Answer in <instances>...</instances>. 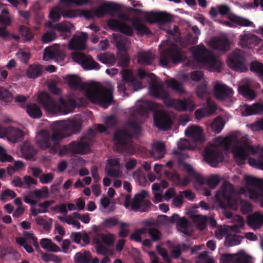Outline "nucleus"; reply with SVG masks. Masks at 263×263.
Instances as JSON below:
<instances>
[{"label": "nucleus", "instance_id": "nucleus-18", "mask_svg": "<svg viewBox=\"0 0 263 263\" xmlns=\"http://www.w3.org/2000/svg\"><path fill=\"white\" fill-rule=\"evenodd\" d=\"M121 11V6L111 2H106L101 4L93 10L94 15L98 17H102L106 14L112 15L118 13Z\"/></svg>", "mask_w": 263, "mask_h": 263}, {"label": "nucleus", "instance_id": "nucleus-46", "mask_svg": "<svg viewBox=\"0 0 263 263\" xmlns=\"http://www.w3.org/2000/svg\"><path fill=\"white\" fill-rule=\"evenodd\" d=\"M48 26L49 28H52L58 31L61 32L62 33H70L71 30V25L66 24L65 23H58L53 24L51 22H49L48 23Z\"/></svg>", "mask_w": 263, "mask_h": 263}, {"label": "nucleus", "instance_id": "nucleus-28", "mask_svg": "<svg viewBox=\"0 0 263 263\" xmlns=\"http://www.w3.org/2000/svg\"><path fill=\"white\" fill-rule=\"evenodd\" d=\"M155 59V55L148 51H142L138 53L137 61L140 65H151Z\"/></svg>", "mask_w": 263, "mask_h": 263}, {"label": "nucleus", "instance_id": "nucleus-13", "mask_svg": "<svg viewBox=\"0 0 263 263\" xmlns=\"http://www.w3.org/2000/svg\"><path fill=\"white\" fill-rule=\"evenodd\" d=\"M245 180L247 185L253 187L248 190L251 199L257 200L263 196V181L262 180L251 176H246Z\"/></svg>", "mask_w": 263, "mask_h": 263}, {"label": "nucleus", "instance_id": "nucleus-29", "mask_svg": "<svg viewBox=\"0 0 263 263\" xmlns=\"http://www.w3.org/2000/svg\"><path fill=\"white\" fill-rule=\"evenodd\" d=\"M212 47L221 51L226 52L229 50L230 45L227 37H217L213 39L211 43Z\"/></svg>", "mask_w": 263, "mask_h": 263}, {"label": "nucleus", "instance_id": "nucleus-4", "mask_svg": "<svg viewBox=\"0 0 263 263\" xmlns=\"http://www.w3.org/2000/svg\"><path fill=\"white\" fill-rule=\"evenodd\" d=\"M233 158L239 165L245 164L246 160L251 154L259 153L258 160L263 162V147L253 146L247 140H241L232 149Z\"/></svg>", "mask_w": 263, "mask_h": 263}, {"label": "nucleus", "instance_id": "nucleus-30", "mask_svg": "<svg viewBox=\"0 0 263 263\" xmlns=\"http://www.w3.org/2000/svg\"><path fill=\"white\" fill-rule=\"evenodd\" d=\"M244 107L242 114L245 116L263 114V105L260 103H255L252 105L245 104Z\"/></svg>", "mask_w": 263, "mask_h": 263}, {"label": "nucleus", "instance_id": "nucleus-37", "mask_svg": "<svg viewBox=\"0 0 263 263\" xmlns=\"http://www.w3.org/2000/svg\"><path fill=\"white\" fill-rule=\"evenodd\" d=\"M132 24L133 28L137 31L138 34L148 35L152 33L148 28L143 24L138 18L133 20Z\"/></svg>", "mask_w": 263, "mask_h": 263}, {"label": "nucleus", "instance_id": "nucleus-58", "mask_svg": "<svg viewBox=\"0 0 263 263\" xmlns=\"http://www.w3.org/2000/svg\"><path fill=\"white\" fill-rule=\"evenodd\" d=\"M19 32L21 34L25 37L28 40H31L33 35L30 29L25 25H20L19 27Z\"/></svg>", "mask_w": 263, "mask_h": 263}, {"label": "nucleus", "instance_id": "nucleus-48", "mask_svg": "<svg viewBox=\"0 0 263 263\" xmlns=\"http://www.w3.org/2000/svg\"><path fill=\"white\" fill-rule=\"evenodd\" d=\"M35 221L37 224L43 226V229L46 231H49L51 228L52 224L51 218L47 219L44 217L38 216L35 218Z\"/></svg>", "mask_w": 263, "mask_h": 263}, {"label": "nucleus", "instance_id": "nucleus-21", "mask_svg": "<svg viewBox=\"0 0 263 263\" xmlns=\"http://www.w3.org/2000/svg\"><path fill=\"white\" fill-rule=\"evenodd\" d=\"M146 19L152 24L158 23L160 24H165L172 21L171 15L163 12L147 13Z\"/></svg>", "mask_w": 263, "mask_h": 263}, {"label": "nucleus", "instance_id": "nucleus-55", "mask_svg": "<svg viewBox=\"0 0 263 263\" xmlns=\"http://www.w3.org/2000/svg\"><path fill=\"white\" fill-rule=\"evenodd\" d=\"M16 196V194L13 191L7 189L2 192L0 194V198L3 202H6L10 199L15 198Z\"/></svg>", "mask_w": 263, "mask_h": 263}, {"label": "nucleus", "instance_id": "nucleus-24", "mask_svg": "<svg viewBox=\"0 0 263 263\" xmlns=\"http://www.w3.org/2000/svg\"><path fill=\"white\" fill-rule=\"evenodd\" d=\"M240 44L242 48H252L257 46L260 39L256 35L251 33L244 34L240 35Z\"/></svg>", "mask_w": 263, "mask_h": 263}, {"label": "nucleus", "instance_id": "nucleus-3", "mask_svg": "<svg viewBox=\"0 0 263 263\" xmlns=\"http://www.w3.org/2000/svg\"><path fill=\"white\" fill-rule=\"evenodd\" d=\"M152 81L153 83L149 88L151 95L156 98H161L166 106L173 107L179 111H192L195 109L196 105L191 99L181 100L170 98L168 93L163 89L162 84L157 83L156 79Z\"/></svg>", "mask_w": 263, "mask_h": 263}, {"label": "nucleus", "instance_id": "nucleus-14", "mask_svg": "<svg viewBox=\"0 0 263 263\" xmlns=\"http://www.w3.org/2000/svg\"><path fill=\"white\" fill-rule=\"evenodd\" d=\"M148 196V192L144 190L136 194L131 203V210L135 212H146L152 205L149 200L145 199Z\"/></svg>", "mask_w": 263, "mask_h": 263}, {"label": "nucleus", "instance_id": "nucleus-52", "mask_svg": "<svg viewBox=\"0 0 263 263\" xmlns=\"http://www.w3.org/2000/svg\"><path fill=\"white\" fill-rule=\"evenodd\" d=\"M194 220L197 223V226L200 230H204L206 226L208 218L205 216L196 215L194 217Z\"/></svg>", "mask_w": 263, "mask_h": 263}, {"label": "nucleus", "instance_id": "nucleus-60", "mask_svg": "<svg viewBox=\"0 0 263 263\" xmlns=\"http://www.w3.org/2000/svg\"><path fill=\"white\" fill-rule=\"evenodd\" d=\"M57 38V34L54 31H49L45 33L42 37V41L44 43H48L54 41Z\"/></svg>", "mask_w": 263, "mask_h": 263}, {"label": "nucleus", "instance_id": "nucleus-9", "mask_svg": "<svg viewBox=\"0 0 263 263\" xmlns=\"http://www.w3.org/2000/svg\"><path fill=\"white\" fill-rule=\"evenodd\" d=\"M183 61V52L177 45L172 44L160 52L159 64L162 67L170 63L177 64Z\"/></svg>", "mask_w": 263, "mask_h": 263}, {"label": "nucleus", "instance_id": "nucleus-38", "mask_svg": "<svg viewBox=\"0 0 263 263\" xmlns=\"http://www.w3.org/2000/svg\"><path fill=\"white\" fill-rule=\"evenodd\" d=\"M23 137L24 134L23 132L14 127L10 128L8 135V138L13 143L21 141Z\"/></svg>", "mask_w": 263, "mask_h": 263}, {"label": "nucleus", "instance_id": "nucleus-31", "mask_svg": "<svg viewBox=\"0 0 263 263\" xmlns=\"http://www.w3.org/2000/svg\"><path fill=\"white\" fill-rule=\"evenodd\" d=\"M43 66L40 64H31L26 70V76L30 79H36L42 74Z\"/></svg>", "mask_w": 263, "mask_h": 263}, {"label": "nucleus", "instance_id": "nucleus-25", "mask_svg": "<svg viewBox=\"0 0 263 263\" xmlns=\"http://www.w3.org/2000/svg\"><path fill=\"white\" fill-rule=\"evenodd\" d=\"M230 22H224V24L228 27H233L235 26L233 24L241 27H248L251 26L253 23L248 18H246L241 16L231 14L229 16Z\"/></svg>", "mask_w": 263, "mask_h": 263}, {"label": "nucleus", "instance_id": "nucleus-32", "mask_svg": "<svg viewBox=\"0 0 263 263\" xmlns=\"http://www.w3.org/2000/svg\"><path fill=\"white\" fill-rule=\"evenodd\" d=\"M21 151L24 157L26 160H30L36 154L34 146L28 141H25L21 146Z\"/></svg>", "mask_w": 263, "mask_h": 263}, {"label": "nucleus", "instance_id": "nucleus-17", "mask_svg": "<svg viewBox=\"0 0 263 263\" xmlns=\"http://www.w3.org/2000/svg\"><path fill=\"white\" fill-rule=\"evenodd\" d=\"M91 139L87 137H82L80 140L73 141L69 143L71 152L73 154L84 155L90 150Z\"/></svg>", "mask_w": 263, "mask_h": 263}, {"label": "nucleus", "instance_id": "nucleus-61", "mask_svg": "<svg viewBox=\"0 0 263 263\" xmlns=\"http://www.w3.org/2000/svg\"><path fill=\"white\" fill-rule=\"evenodd\" d=\"M122 81L127 83L128 85L135 79L132 71L128 69H124L122 71Z\"/></svg>", "mask_w": 263, "mask_h": 263}, {"label": "nucleus", "instance_id": "nucleus-57", "mask_svg": "<svg viewBox=\"0 0 263 263\" xmlns=\"http://www.w3.org/2000/svg\"><path fill=\"white\" fill-rule=\"evenodd\" d=\"M148 234L153 241H158L161 239V233L160 231L155 228H150L148 229Z\"/></svg>", "mask_w": 263, "mask_h": 263}, {"label": "nucleus", "instance_id": "nucleus-12", "mask_svg": "<svg viewBox=\"0 0 263 263\" xmlns=\"http://www.w3.org/2000/svg\"><path fill=\"white\" fill-rule=\"evenodd\" d=\"M227 64L231 69L236 71L242 72L248 69L245 57L240 50L234 51L229 55Z\"/></svg>", "mask_w": 263, "mask_h": 263}, {"label": "nucleus", "instance_id": "nucleus-45", "mask_svg": "<svg viewBox=\"0 0 263 263\" xmlns=\"http://www.w3.org/2000/svg\"><path fill=\"white\" fill-rule=\"evenodd\" d=\"M91 258L92 255L89 251H84L83 253L78 252L74 256L76 263H89Z\"/></svg>", "mask_w": 263, "mask_h": 263}, {"label": "nucleus", "instance_id": "nucleus-62", "mask_svg": "<svg viewBox=\"0 0 263 263\" xmlns=\"http://www.w3.org/2000/svg\"><path fill=\"white\" fill-rule=\"evenodd\" d=\"M61 14L64 17L74 18L78 15V10L63 9L61 11Z\"/></svg>", "mask_w": 263, "mask_h": 263}, {"label": "nucleus", "instance_id": "nucleus-42", "mask_svg": "<svg viewBox=\"0 0 263 263\" xmlns=\"http://www.w3.org/2000/svg\"><path fill=\"white\" fill-rule=\"evenodd\" d=\"M115 39L116 40V47L117 49L120 51L124 52V53L126 52V46L130 43L129 39L122 35H119L115 36Z\"/></svg>", "mask_w": 263, "mask_h": 263}, {"label": "nucleus", "instance_id": "nucleus-47", "mask_svg": "<svg viewBox=\"0 0 263 263\" xmlns=\"http://www.w3.org/2000/svg\"><path fill=\"white\" fill-rule=\"evenodd\" d=\"M97 57L99 61L105 64L113 65L116 61L115 56L113 54L101 53L98 54Z\"/></svg>", "mask_w": 263, "mask_h": 263}, {"label": "nucleus", "instance_id": "nucleus-10", "mask_svg": "<svg viewBox=\"0 0 263 263\" xmlns=\"http://www.w3.org/2000/svg\"><path fill=\"white\" fill-rule=\"evenodd\" d=\"M203 157L205 161L213 167H216L224 159L222 152L213 144H209L206 146Z\"/></svg>", "mask_w": 263, "mask_h": 263}, {"label": "nucleus", "instance_id": "nucleus-20", "mask_svg": "<svg viewBox=\"0 0 263 263\" xmlns=\"http://www.w3.org/2000/svg\"><path fill=\"white\" fill-rule=\"evenodd\" d=\"M213 91L215 98L219 101L230 99L233 95V89L224 84L216 83Z\"/></svg>", "mask_w": 263, "mask_h": 263}, {"label": "nucleus", "instance_id": "nucleus-2", "mask_svg": "<svg viewBox=\"0 0 263 263\" xmlns=\"http://www.w3.org/2000/svg\"><path fill=\"white\" fill-rule=\"evenodd\" d=\"M78 102L76 100L70 98L66 101L62 97L59 99L58 103L46 91H42L37 97V102L44 107L45 110L49 113L62 115L71 112L77 106H83L85 104V100L82 98Z\"/></svg>", "mask_w": 263, "mask_h": 263}, {"label": "nucleus", "instance_id": "nucleus-63", "mask_svg": "<svg viewBox=\"0 0 263 263\" xmlns=\"http://www.w3.org/2000/svg\"><path fill=\"white\" fill-rule=\"evenodd\" d=\"M186 248H188V247L185 244H182L181 246H177L175 249L171 251V257L175 259L179 258L181 255V250L186 249Z\"/></svg>", "mask_w": 263, "mask_h": 263}, {"label": "nucleus", "instance_id": "nucleus-11", "mask_svg": "<svg viewBox=\"0 0 263 263\" xmlns=\"http://www.w3.org/2000/svg\"><path fill=\"white\" fill-rule=\"evenodd\" d=\"M133 135L127 129L123 128L116 130L114 135V148L119 153H123L127 145L132 140Z\"/></svg>", "mask_w": 263, "mask_h": 263}, {"label": "nucleus", "instance_id": "nucleus-53", "mask_svg": "<svg viewBox=\"0 0 263 263\" xmlns=\"http://www.w3.org/2000/svg\"><path fill=\"white\" fill-rule=\"evenodd\" d=\"M224 126V124L221 119L217 118L214 120L211 125L212 130L216 133H219L222 129Z\"/></svg>", "mask_w": 263, "mask_h": 263}, {"label": "nucleus", "instance_id": "nucleus-23", "mask_svg": "<svg viewBox=\"0 0 263 263\" xmlns=\"http://www.w3.org/2000/svg\"><path fill=\"white\" fill-rule=\"evenodd\" d=\"M185 135L196 142L204 141L202 129L197 125L189 126L185 130Z\"/></svg>", "mask_w": 263, "mask_h": 263}, {"label": "nucleus", "instance_id": "nucleus-19", "mask_svg": "<svg viewBox=\"0 0 263 263\" xmlns=\"http://www.w3.org/2000/svg\"><path fill=\"white\" fill-rule=\"evenodd\" d=\"M108 27L114 31H119L128 36L133 35V28L129 25L118 20L111 18L107 22Z\"/></svg>", "mask_w": 263, "mask_h": 263}, {"label": "nucleus", "instance_id": "nucleus-64", "mask_svg": "<svg viewBox=\"0 0 263 263\" xmlns=\"http://www.w3.org/2000/svg\"><path fill=\"white\" fill-rule=\"evenodd\" d=\"M240 210L243 214H246L252 210L251 204L247 200H243L240 202Z\"/></svg>", "mask_w": 263, "mask_h": 263}, {"label": "nucleus", "instance_id": "nucleus-16", "mask_svg": "<svg viewBox=\"0 0 263 263\" xmlns=\"http://www.w3.org/2000/svg\"><path fill=\"white\" fill-rule=\"evenodd\" d=\"M154 121L155 126L163 131L169 130L173 124L170 115L163 110H158L154 113Z\"/></svg>", "mask_w": 263, "mask_h": 263}, {"label": "nucleus", "instance_id": "nucleus-40", "mask_svg": "<svg viewBox=\"0 0 263 263\" xmlns=\"http://www.w3.org/2000/svg\"><path fill=\"white\" fill-rule=\"evenodd\" d=\"M196 94L201 99H208L210 92L208 88V82L205 81L201 82L196 88Z\"/></svg>", "mask_w": 263, "mask_h": 263}, {"label": "nucleus", "instance_id": "nucleus-6", "mask_svg": "<svg viewBox=\"0 0 263 263\" xmlns=\"http://www.w3.org/2000/svg\"><path fill=\"white\" fill-rule=\"evenodd\" d=\"M93 231L96 233L92 238V242L96 245V253L99 255H113L114 251L110 248L114 246L116 238L115 235L110 233H99L100 229L96 226H93Z\"/></svg>", "mask_w": 263, "mask_h": 263}, {"label": "nucleus", "instance_id": "nucleus-49", "mask_svg": "<svg viewBox=\"0 0 263 263\" xmlns=\"http://www.w3.org/2000/svg\"><path fill=\"white\" fill-rule=\"evenodd\" d=\"M15 240L16 243L23 247L28 253H31L33 252V249L31 246V242H28L26 238L18 237L16 238Z\"/></svg>", "mask_w": 263, "mask_h": 263}, {"label": "nucleus", "instance_id": "nucleus-22", "mask_svg": "<svg viewBox=\"0 0 263 263\" xmlns=\"http://www.w3.org/2000/svg\"><path fill=\"white\" fill-rule=\"evenodd\" d=\"M88 39L87 33H83L80 35H74L69 43L70 50H83L85 49V42Z\"/></svg>", "mask_w": 263, "mask_h": 263}, {"label": "nucleus", "instance_id": "nucleus-1", "mask_svg": "<svg viewBox=\"0 0 263 263\" xmlns=\"http://www.w3.org/2000/svg\"><path fill=\"white\" fill-rule=\"evenodd\" d=\"M82 122L76 119L54 122L51 124V132L47 130L39 132L36 143L41 149H48L50 154H55L63 139L80 132Z\"/></svg>", "mask_w": 263, "mask_h": 263}, {"label": "nucleus", "instance_id": "nucleus-5", "mask_svg": "<svg viewBox=\"0 0 263 263\" xmlns=\"http://www.w3.org/2000/svg\"><path fill=\"white\" fill-rule=\"evenodd\" d=\"M193 55L195 61L205 67L209 71H220L221 62L211 50L207 49L204 45L195 47L193 51Z\"/></svg>", "mask_w": 263, "mask_h": 263}, {"label": "nucleus", "instance_id": "nucleus-41", "mask_svg": "<svg viewBox=\"0 0 263 263\" xmlns=\"http://www.w3.org/2000/svg\"><path fill=\"white\" fill-rule=\"evenodd\" d=\"M176 155H179V158L178 159V165L180 166H182L183 168L189 174L192 175L193 172H194V170L193 168L191 166V165L189 164H187L184 162V159L187 158L189 156L185 154H180L177 151L175 153Z\"/></svg>", "mask_w": 263, "mask_h": 263}, {"label": "nucleus", "instance_id": "nucleus-44", "mask_svg": "<svg viewBox=\"0 0 263 263\" xmlns=\"http://www.w3.org/2000/svg\"><path fill=\"white\" fill-rule=\"evenodd\" d=\"M239 91L244 97L250 100H253L256 96L254 90L247 85L240 87Z\"/></svg>", "mask_w": 263, "mask_h": 263}, {"label": "nucleus", "instance_id": "nucleus-27", "mask_svg": "<svg viewBox=\"0 0 263 263\" xmlns=\"http://www.w3.org/2000/svg\"><path fill=\"white\" fill-rule=\"evenodd\" d=\"M247 223L251 228L258 229L263 225V215L259 213H254L248 216Z\"/></svg>", "mask_w": 263, "mask_h": 263}, {"label": "nucleus", "instance_id": "nucleus-35", "mask_svg": "<svg viewBox=\"0 0 263 263\" xmlns=\"http://www.w3.org/2000/svg\"><path fill=\"white\" fill-rule=\"evenodd\" d=\"M64 55L60 51L48 48L44 49L43 59L45 60L53 59L55 61H62L64 59Z\"/></svg>", "mask_w": 263, "mask_h": 263}, {"label": "nucleus", "instance_id": "nucleus-51", "mask_svg": "<svg viewBox=\"0 0 263 263\" xmlns=\"http://www.w3.org/2000/svg\"><path fill=\"white\" fill-rule=\"evenodd\" d=\"M189 225V221L186 219L185 217H183L180 218L177 224V228L178 231L184 233L185 235H187L188 233L187 231V228Z\"/></svg>", "mask_w": 263, "mask_h": 263}, {"label": "nucleus", "instance_id": "nucleus-59", "mask_svg": "<svg viewBox=\"0 0 263 263\" xmlns=\"http://www.w3.org/2000/svg\"><path fill=\"white\" fill-rule=\"evenodd\" d=\"M12 93L7 88L0 86V99L8 102L9 99L12 98Z\"/></svg>", "mask_w": 263, "mask_h": 263}, {"label": "nucleus", "instance_id": "nucleus-54", "mask_svg": "<svg viewBox=\"0 0 263 263\" xmlns=\"http://www.w3.org/2000/svg\"><path fill=\"white\" fill-rule=\"evenodd\" d=\"M206 106L204 108L206 116H209L213 115L217 109V106L215 103L210 99H206Z\"/></svg>", "mask_w": 263, "mask_h": 263}, {"label": "nucleus", "instance_id": "nucleus-36", "mask_svg": "<svg viewBox=\"0 0 263 263\" xmlns=\"http://www.w3.org/2000/svg\"><path fill=\"white\" fill-rule=\"evenodd\" d=\"M26 111L32 118L38 119L42 116V112L40 106L35 103H30L27 105Z\"/></svg>", "mask_w": 263, "mask_h": 263}, {"label": "nucleus", "instance_id": "nucleus-39", "mask_svg": "<svg viewBox=\"0 0 263 263\" xmlns=\"http://www.w3.org/2000/svg\"><path fill=\"white\" fill-rule=\"evenodd\" d=\"M230 11V9L228 6L221 5L217 7H211L209 13L212 17H215L219 14L222 15L228 14Z\"/></svg>", "mask_w": 263, "mask_h": 263}, {"label": "nucleus", "instance_id": "nucleus-50", "mask_svg": "<svg viewBox=\"0 0 263 263\" xmlns=\"http://www.w3.org/2000/svg\"><path fill=\"white\" fill-rule=\"evenodd\" d=\"M250 69L257 76L262 77L263 75V64L258 61L252 62L250 64Z\"/></svg>", "mask_w": 263, "mask_h": 263}, {"label": "nucleus", "instance_id": "nucleus-7", "mask_svg": "<svg viewBox=\"0 0 263 263\" xmlns=\"http://www.w3.org/2000/svg\"><path fill=\"white\" fill-rule=\"evenodd\" d=\"M235 193V189L232 184L228 182H224L215 195L216 200L219 207L223 209H236L237 204L234 197Z\"/></svg>", "mask_w": 263, "mask_h": 263}, {"label": "nucleus", "instance_id": "nucleus-15", "mask_svg": "<svg viewBox=\"0 0 263 263\" xmlns=\"http://www.w3.org/2000/svg\"><path fill=\"white\" fill-rule=\"evenodd\" d=\"M72 58L76 63L80 64L85 70H99L100 64L96 62L90 55L82 52H75L72 54Z\"/></svg>", "mask_w": 263, "mask_h": 263}, {"label": "nucleus", "instance_id": "nucleus-8", "mask_svg": "<svg viewBox=\"0 0 263 263\" xmlns=\"http://www.w3.org/2000/svg\"><path fill=\"white\" fill-rule=\"evenodd\" d=\"M85 97L92 103L107 108L112 101L113 91L110 88H88L85 92Z\"/></svg>", "mask_w": 263, "mask_h": 263}, {"label": "nucleus", "instance_id": "nucleus-26", "mask_svg": "<svg viewBox=\"0 0 263 263\" xmlns=\"http://www.w3.org/2000/svg\"><path fill=\"white\" fill-rule=\"evenodd\" d=\"M222 263H250V257L246 254L232 255L226 254L222 256Z\"/></svg>", "mask_w": 263, "mask_h": 263}, {"label": "nucleus", "instance_id": "nucleus-56", "mask_svg": "<svg viewBox=\"0 0 263 263\" xmlns=\"http://www.w3.org/2000/svg\"><path fill=\"white\" fill-rule=\"evenodd\" d=\"M220 181V178L218 175H213L205 179V184H206L211 189H215Z\"/></svg>", "mask_w": 263, "mask_h": 263}, {"label": "nucleus", "instance_id": "nucleus-34", "mask_svg": "<svg viewBox=\"0 0 263 263\" xmlns=\"http://www.w3.org/2000/svg\"><path fill=\"white\" fill-rule=\"evenodd\" d=\"M165 83L168 87L171 88L174 91L179 95H183L186 92L183 83L178 82L174 78L165 81Z\"/></svg>", "mask_w": 263, "mask_h": 263}, {"label": "nucleus", "instance_id": "nucleus-33", "mask_svg": "<svg viewBox=\"0 0 263 263\" xmlns=\"http://www.w3.org/2000/svg\"><path fill=\"white\" fill-rule=\"evenodd\" d=\"M165 153V145L164 143L158 141L153 144L151 154L154 158L161 159L164 157Z\"/></svg>", "mask_w": 263, "mask_h": 263}, {"label": "nucleus", "instance_id": "nucleus-43", "mask_svg": "<svg viewBox=\"0 0 263 263\" xmlns=\"http://www.w3.org/2000/svg\"><path fill=\"white\" fill-rule=\"evenodd\" d=\"M66 79L68 83L69 86L74 89L78 88H83V84L82 83L81 79L77 76L70 75L67 77Z\"/></svg>", "mask_w": 263, "mask_h": 263}]
</instances>
